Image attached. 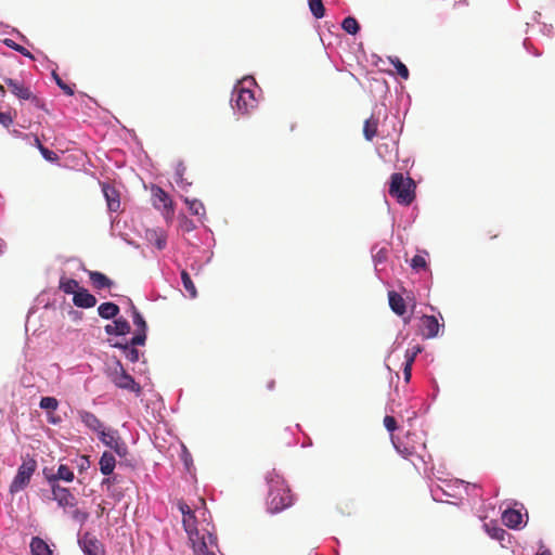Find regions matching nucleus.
I'll return each mask as SVG.
<instances>
[{
    "label": "nucleus",
    "instance_id": "6e6552de",
    "mask_svg": "<svg viewBox=\"0 0 555 555\" xmlns=\"http://www.w3.org/2000/svg\"><path fill=\"white\" fill-rule=\"evenodd\" d=\"M96 434L100 441L113 449L119 456L127 454V447L121 441L116 430L106 429L105 426H103Z\"/></svg>",
    "mask_w": 555,
    "mask_h": 555
},
{
    "label": "nucleus",
    "instance_id": "a878e982",
    "mask_svg": "<svg viewBox=\"0 0 555 555\" xmlns=\"http://www.w3.org/2000/svg\"><path fill=\"white\" fill-rule=\"evenodd\" d=\"M182 525L189 539L195 538L197 534H199V531L196 527V517L194 513L186 517H182Z\"/></svg>",
    "mask_w": 555,
    "mask_h": 555
},
{
    "label": "nucleus",
    "instance_id": "473e14b6",
    "mask_svg": "<svg viewBox=\"0 0 555 555\" xmlns=\"http://www.w3.org/2000/svg\"><path fill=\"white\" fill-rule=\"evenodd\" d=\"M185 204L189 207V210L192 215L203 217L205 215V207L202 202L198 199H189L185 198Z\"/></svg>",
    "mask_w": 555,
    "mask_h": 555
},
{
    "label": "nucleus",
    "instance_id": "c85d7f7f",
    "mask_svg": "<svg viewBox=\"0 0 555 555\" xmlns=\"http://www.w3.org/2000/svg\"><path fill=\"white\" fill-rule=\"evenodd\" d=\"M483 527L492 539L499 541H502L504 539L506 531L503 528L499 527L495 522H487L483 525Z\"/></svg>",
    "mask_w": 555,
    "mask_h": 555
},
{
    "label": "nucleus",
    "instance_id": "9d476101",
    "mask_svg": "<svg viewBox=\"0 0 555 555\" xmlns=\"http://www.w3.org/2000/svg\"><path fill=\"white\" fill-rule=\"evenodd\" d=\"M51 492L52 499L57 502L60 507L73 508L77 505V499L67 488H63L59 483H52Z\"/></svg>",
    "mask_w": 555,
    "mask_h": 555
},
{
    "label": "nucleus",
    "instance_id": "423d86ee",
    "mask_svg": "<svg viewBox=\"0 0 555 555\" xmlns=\"http://www.w3.org/2000/svg\"><path fill=\"white\" fill-rule=\"evenodd\" d=\"M232 101H235L236 107L242 114H247L257 106L254 92L241 83L234 88Z\"/></svg>",
    "mask_w": 555,
    "mask_h": 555
},
{
    "label": "nucleus",
    "instance_id": "f03ea898",
    "mask_svg": "<svg viewBox=\"0 0 555 555\" xmlns=\"http://www.w3.org/2000/svg\"><path fill=\"white\" fill-rule=\"evenodd\" d=\"M291 490L282 481H273L268 494V508L271 513H278L292 505Z\"/></svg>",
    "mask_w": 555,
    "mask_h": 555
},
{
    "label": "nucleus",
    "instance_id": "09e8293b",
    "mask_svg": "<svg viewBox=\"0 0 555 555\" xmlns=\"http://www.w3.org/2000/svg\"><path fill=\"white\" fill-rule=\"evenodd\" d=\"M179 511L181 512L183 517H186L189 515H192L194 512L191 509V507L185 502H179L178 503Z\"/></svg>",
    "mask_w": 555,
    "mask_h": 555
},
{
    "label": "nucleus",
    "instance_id": "c9c22d12",
    "mask_svg": "<svg viewBox=\"0 0 555 555\" xmlns=\"http://www.w3.org/2000/svg\"><path fill=\"white\" fill-rule=\"evenodd\" d=\"M39 406L48 412H54L59 406V401L54 397H42Z\"/></svg>",
    "mask_w": 555,
    "mask_h": 555
},
{
    "label": "nucleus",
    "instance_id": "de8ad7c7",
    "mask_svg": "<svg viewBox=\"0 0 555 555\" xmlns=\"http://www.w3.org/2000/svg\"><path fill=\"white\" fill-rule=\"evenodd\" d=\"M54 78H55V81L57 83V86L67 94V95H73L74 94V90L73 88H70L69 86H67L65 82H63V80L54 74Z\"/></svg>",
    "mask_w": 555,
    "mask_h": 555
},
{
    "label": "nucleus",
    "instance_id": "f704fd0d",
    "mask_svg": "<svg viewBox=\"0 0 555 555\" xmlns=\"http://www.w3.org/2000/svg\"><path fill=\"white\" fill-rule=\"evenodd\" d=\"M341 27L346 33L350 35H356L360 30V25L358 21L352 16L344 18Z\"/></svg>",
    "mask_w": 555,
    "mask_h": 555
},
{
    "label": "nucleus",
    "instance_id": "603ef678",
    "mask_svg": "<svg viewBox=\"0 0 555 555\" xmlns=\"http://www.w3.org/2000/svg\"><path fill=\"white\" fill-rule=\"evenodd\" d=\"M34 144L40 151V145H42V143L37 135L34 137Z\"/></svg>",
    "mask_w": 555,
    "mask_h": 555
},
{
    "label": "nucleus",
    "instance_id": "5701e85b",
    "mask_svg": "<svg viewBox=\"0 0 555 555\" xmlns=\"http://www.w3.org/2000/svg\"><path fill=\"white\" fill-rule=\"evenodd\" d=\"M89 279L96 289L109 288L113 285L112 280L99 271H90Z\"/></svg>",
    "mask_w": 555,
    "mask_h": 555
},
{
    "label": "nucleus",
    "instance_id": "9b49d317",
    "mask_svg": "<svg viewBox=\"0 0 555 555\" xmlns=\"http://www.w3.org/2000/svg\"><path fill=\"white\" fill-rule=\"evenodd\" d=\"M440 324L436 317L424 314L420 320V333L426 338H434L438 335Z\"/></svg>",
    "mask_w": 555,
    "mask_h": 555
},
{
    "label": "nucleus",
    "instance_id": "c756f323",
    "mask_svg": "<svg viewBox=\"0 0 555 555\" xmlns=\"http://www.w3.org/2000/svg\"><path fill=\"white\" fill-rule=\"evenodd\" d=\"M114 347L120 348L124 350L126 358L130 362H137L139 360V351L132 346L130 343L126 344H115Z\"/></svg>",
    "mask_w": 555,
    "mask_h": 555
},
{
    "label": "nucleus",
    "instance_id": "72a5a7b5",
    "mask_svg": "<svg viewBox=\"0 0 555 555\" xmlns=\"http://www.w3.org/2000/svg\"><path fill=\"white\" fill-rule=\"evenodd\" d=\"M308 4L315 18H322L325 15V8L322 0H308Z\"/></svg>",
    "mask_w": 555,
    "mask_h": 555
},
{
    "label": "nucleus",
    "instance_id": "f8f14e48",
    "mask_svg": "<svg viewBox=\"0 0 555 555\" xmlns=\"http://www.w3.org/2000/svg\"><path fill=\"white\" fill-rule=\"evenodd\" d=\"M133 324L137 326L138 332L131 338L130 344L132 346H142L146 340V322L141 315V313L133 307Z\"/></svg>",
    "mask_w": 555,
    "mask_h": 555
},
{
    "label": "nucleus",
    "instance_id": "20e7f679",
    "mask_svg": "<svg viewBox=\"0 0 555 555\" xmlns=\"http://www.w3.org/2000/svg\"><path fill=\"white\" fill-rule=\"evenodd\" d=\"M36 468L37 462L34 459L25 460L18 467L17 473L10 485V492L17 493L24 490L30 482Z\"/></svg>",
    "mask_w": 555,
    "mask_h": 555
},
{
    "label": "nucleus",
    "instance_id": "864d4df0",
    "mask_svg": "<svg viewBox=\"0 0 555 555\" xmlns=\"http://www.w3.org/2000/svg\"><path fill=\"white\" fill-rule=\"evenodd\" d=\"M535 555H552V553H551V551H550V550L545 548V550H543V551H541V552L537 553Z\"/></svg>",
    "mask_w": 555,
    "mask_h": 555
},
{
    "label": "nucleus",
    "instance_id": "39448f33",
    "mask_svg": "<svg viewBox=\"0 0 555 555\" xmlns=\"http://www.w3.org/2000/svg\"><path fill=\"white\" fill-rule=\"evenodd\" d=\"M195 555H216L215 550L218 548L217 537L206 531L197 534L195 538L189 539Z\"/></svg>",
    "mask_w": 555,
    "mask_h": 555
},
{
    "label": "nucleus",
    "instance_id": "a211bd4d",
    "mask_svg": "<svg viewBox=\"0 0 555 555\" xmlns=\"http://www.w3.org/2000/svg\"><path fill=\"white\" fill-rule=\"evenodd\" d=\"M105 332L108 335H126L130 332V324L124 318L116 319L113 324L105 326Z\"/></svg>",
    "mask_w": 555,
    "mask_h": 555
},
{
    "label": "nucleus",
    "instance_id": "f3484780",
    "mask_svg": "<svg viewBox=\"0 0 555 555\" xmlns=\"http://www.w3.org/2000/svg\"><path fill=\"white\" fill-rule=\"evenodd\" d=\"M145 237L151 244L156 246L157 249L159 250L166 247L167 236L162 229L146 230Z\"/></svg>",
    "mask_w": 555,
    "mask_h": 555
},
{
    "label": "nucleus",
    "instance_id": "79ce46f5",
    "mask_svg": "<svg viewBox=\"0 0 555 555\" xmlns=\"http://www.w3.org/2000/svg\"><path fill=\"white\" fill-rule=\"evenodd\" d=\"M72 518L79 522L80 525H83L88 518H89V513L88 512H85V511H81V509H78L76 508L75 511H73L72 513Z\"/></svg>",
    "mask_w": 555,
    "mask_h": 555
},
{
    "label": "nucleus",
    "instance_id": "dca6fc26",
    "mask_svg": "<svg viewBox=\"0 0 555 555\" xmlns=\"http://www.w3.org/2000/svg\"><path fill=\"white\" fill-rule=\"evenodd\" d=\"M388 301L391 310L402 317L406 312V305L404 298L395 291L388 293Z\"/></svg>",
    "mask_w": 555,
    "mask_h": 555
},
{
    "label": "nucleus",
    "instance_id": "5fc2aeb1",
    "mask_svg": "<svg viewBox=\"0 0 555 555\" xmlns=\"http://www.w3.org/2000/svg\"><path fill=\"white\" fill-rule=\"evenodd\" d=\"M273 387H274V380L269 382L268 388L273 389Z\"/></svg>",
    "mask_w": 555,
    "mask_h": 555
},
{
    "label": "nucleus",
    "instance_id": "ea45409f",
    "mask_svg": "<svg viewBox=\"0 0 555 555\" xmlns=\"http://www.w3.org/2000/svg\"><path fill=\"white\" fill-rule=\"evenodd\" d=\"M179 228L183 232H191L196 228V225L193 222V220L189 219L186 216H180L179 217Z\"/></svg>",
    "mask_w": 555,
    "mask_h": 555
},
{
    "label": "nucleus",
    "instance_id": "4c0bfd02",
    "mask_svg": "<svg viewBox=\"0 0 555 555\" xmlns=\"http://www.w3.org/2000/svg\"><path fill=\"white\" fill-rule=\"evenodd\" d=\"M3 43H4L7 47H9V48H11V49H13V50H15V51L20 52V53H21V54H23L24 56H27V57H29V59H31V60L34 59V55H33V54H31L27 49H25L23 46H21V44L16 43V42H15V41H13L12 39L7 38V39H4V40H3Z\"/></svg>",
    "mask_w": 555,
    "mask_h": 555
},
{
    "label": "nucleus",
    "instance_id": "b1692460",
    "mask_svg": "<svg viewBox=\"0 0 555 555\" xmlns=\"http://www.w3.org/2000/svg\"><path fill=\"white\" fill-rule=\"evenodd\" d=\"M100 470L103 475H111L114 472L116 460L109 452H104L99 461Z\"/></svg>",
    "mask_w": 555,
    "mask_h": 555
},
{
    "label": "nucleus",
    "instance_id": "bb28decb",
    "mask_svg": "<svg viewBox=\"0 0 555 555\" xmlns=\"http://www.w3.org/2000/svg\"><path fill=\"white\" fill-rule=\"evenodd\" d=\"M378 119L371 117L364 121L363 135L367 141H372L377 133Z\"/></svg>",
    "mask_w": 555,
    "mask_h": 555
},
{
    "label": "nucleus",
    "instance_id": "49530a36",
    "mask_svg": "<svg viewBox=\"0 0 555 555\" xmlns=\"http://www.w3.org/2000/svg\"><path fill=\"white\" fill-rule=\"evenodd\" d=\"M13 117L10 113H4L0 111V125L5 128H9L13 124Z\"/></svg>",
    "mask_w": 555,
    "mask_h": 555
},
{
    "label": "nucleus",
    "instance_id": "2eb2a0df",
    "mask_svg": "<svg viewBox=\"0 0 555 555\" xmlns=\"http://www.w3.org/2000/svg\"><path fill=\"white\" fill-rule=\"evenodd\" d=\"M77 413L85 426L94 433H98L104 426L102 421L92 412L79 410Z\"/></svg>",
    "mask_w": 555,
    "mask_h": 555
},
{
    "label": "nucleus",
    "instance_id": "4d7b16f0",
    "mask_svg": "<svg viewBox=\"0 0 555 555\" xmlns=\"http://www.w3.org/2000/svg\"><path fill=\"white\" fill-rule=\"evenodd\" d=\"M403 321H404V323H405V324H406V323H410V321H411V318H410V317H408V318H404V319H403Z\"/></svg>",
    "mask_w": 555,
    "mask_h": 555
},
{
    "label": "nucleus",
    "instance_id": "6e6d98bb",
    "mask_svg": "<svg viewBox=\"0 0 555 555\" xmlns=\"http://www.w3.org/2000/svg\"><path fill=\"white\" fill-rule=\"evenodd\" d=\"M0 93H1V94H4V93H5V89H4V87H3L2 85H0Z\"/></svg>",
    "mask_w": 555,
    "mask_h": 555
},
{
    "label": "nucleus",
    "instance_id": "6ab92c4d",
    "mask_svg": "<svg viewBox=\"0 0 555 555\" xmlns=\"http://www.w3.org/2000/svg\"><path fill=\"white\" fill-rule=\"evenodd\" d=\"M74 473L67 465H60L57 468L56 474L51 475L48 478L49 483L52 486V483H57V480H64L67 482H70L74 480Z\"/></svg>",
    "mask_w": 555,
    "mask_h": 555
},
{
    "label": "nucleus",
    "instance_id": "cd10ccee",
    "mask_svg": "<svg viewBox=\"0 0 555 555\" xmlns=\"http://www.w3.org/2000/svg\"><path fill=\"white\" fill-rule=\"evenodd\" d=\"M78 288H81L79 286L78 281L75 279H67V278H61L60 280V289L63 291L65 294H76Z\"/></svg>",
    "mask_w": 555,
    "mask_h": 555
},
{
    "label": "nucleus",
    "instance_id": "58836bf2",
    "mask_svg": "<svg viewBox=\"0 0 555 555\" xmlns=\"http://www.w3.org/2000/svg\"><path fill=\"white\" fill-rule=\"evenodd\" d=\"M393 446L395 448L397 449V451L404 457V459H409L411 457L412 455L415 454V448L414 447H406V446H403L402 442H398L396 443L393 441Z\"/></svg>",
    "mask_w": 555,
    "mask_h": 555
},
{
    "label": "nucleus",
    "instance_id": "7c9ffc66",
    "mask_svg": "<svg viewBox=\"0 0 555 555\" xmlns=\"http://www.w3.org/2000/svg\"><path fill=\"white\" fill-rule=\"evenodd\" d=\"M390 64L396 68L397 74L404 80L409 79L410 73L408 67L397 56L388 57Z\"/></svg>",
    "mask_w": 555,
    "mask_h": 555
},
{
    "label": "nucleus",
    "instance_id": "412c9836",
    "mask_svg": "<svg viewBox=\"0 0 555 555\" xmlns=\"http://www.w3.org/2000/svg\"><path fill=\"white\" fill-rule=\"evenodd\" d=\"M30 552L33 555H53L49 544L39 537H34L30 542Z\"/></svg>",
    "mask_w": 555,
    "mask_h": 555
},
{
    "label": "nucleus",
    "instance_id": "2f4dec72",
    "mask_svg": "<svg viewBox=\"0 0 555 555\" xmlns=\"http://www.w3.org/2000/svg\"><path fill=\"white\" fill-rule=\"evenodd\" d=\"M181 280H182L183 287L189 293L190 297L195 298L197 296L196 287L190 276V274L185 270H182V272H181Z\"/></svg>",
    "mask_w": 555,
    "mask_h": 555
},
{
    "label": "nucleus",
    "instance_id": "aec40b11",
    "mask_svg": "<svg viewBox=\"0 0 555 555\" xmlns=\"http://www.w3.org/2000/svg\"><path fill=\"white\" fill-rule=\"evenodd\" d=\"M154 197H155V206L156 207H159V205H163V207L167 214H173L172 201L170 199L169 195L163 189L157 188L154 191Z\"/></svg>",
    "mask_w": 555,
    "mask_h": 555
},
{
    "label": "nucleus",
    "instance_id": "ddd939ff",
    "mask_svg": "<svg viewBox=\"0 0 555 555\" xmlns=\"http://www.w3.org/2000/svg\"><path fill=\"white\" fill-rule=\"evenodd\" d=\"M73 304L78 308L89 309L96 305V298L88 289L81 287L74 294Z\"/></svg>",
    "mask_w": 555,
    "mask_h": 555
},
{
    "label": "nucleus",
    "instance_id": "0eeeda50",
    "mask_svg": "<svg viewBox=\"0 0 555 555\" xmlns=\"http://www.w3.org/2000/svg\"><path fill=\"white\" fill-rule=\"evenodd\" d=\"M112 380L118 388L132 391L137 395L141 393V386L126 372L119 362L112 374Z\"/></svg>",
    "mask_w": 555,
    "mask_h": 555
},
{
    "label": "nucleus",
    "instance_id": "e433bc0d",
    "mask_svg": "<svg viewBox=\"0 0 555 555\" xmlns=\"http://www.w3.org/2000/svg\"><path fill=\"white\" fill-rule=\"evenodd\" d=\"M186 171V167L183 163H179L176 167V182L179 185H191L192 182L188 181L186 178H184V173Z\"/></svg>",
    "mask_w": 555,
    "mask_h": 555
},
{
    "label": "nucleus",
    "instance_id": "37998d69",
    "mask_svg": "<svg viewBox=\"0 0 555 555\" xmlns=\"http://www.w3.org/2000/svg\"><path fill=\"white\" fill-rule=\"evenodd\" d=\"M41 155L43 156L44 159L49 160V162H57L59 160V156L55 152L49 150L48 147H46L44 145H40V151Z\"/></svg>",
    "mask_w": 555,
    "mask_h": 555
},
{
    "label": "nucleus",
    "instance_id": "7ed1b4c3",
    "mask_svg": "<svg viewBox=\"0 0 555 555\" xmlns=\"http://www.w3.org/2000/svg\"><path fill=\"white\" fill-rule=\"evenodd\" d=\"M5 85L9 87L11 93L22 101H29L33 105L38 108L44 107V102L41 98L36 95L30 87L26 85L23 80L13 79L9 77L3 78Z\"/></svg>",
    "mask_w": 555,
    "mask_h": 555
},
{
    "label": "nucleus",
    "instance_id": "393cba45",
    "mask_svg": "<svg viewBox=\"0 0 555 555\" xmlns=\"http://www.w3.org/2000/svg\"><path fill=\"white\" fill-rule=\"evenodd\" d=\"M99 315L103 319L116 318L119 313V307L114 302H103L98 308Z\"/></svg>",
    "mask_w": 555,
    "mask_h": 555
},
{
    "label": "nucleus",
    "instance_id": "f257e3e1",
    "mask_svg": "<svg viewBox=\"0 0 555 555\" xmlns=\"http://www.w3.org/2000/svg\"><path fill=\"white\" fill-rule=\"evenodd\" d=\"M415 182L401 172L392 173L390 177L389 195L401 205H410L415 198Z\"/></svg>",
    "mask_w": 555,
    "mask_h": 555
},
{
    "label": "nucleus",
    "instance_id": "a18cd8bd",
    "mask_svg": "<svg viewBox=\"0 0 555 555\" xmlns=\"http://www.w3.org/2000/svg\"><path fill=\"white\" fill-rule=\"evenodd\" d=\"M384 425L388 431L392 433L397 428V421L393 416L386 415L384 417Z\"/></svg>",
    "mask_w": 555,
    "mask_h": 555
},
{
    "label": "nucleus",
    "instance_id": "8fccbe9b",
    "mask_svg": "<svg viewBox=\"0 0 555 555\" xmlns=\"http://www.w3.org/2000/svg\"><path fill=\"white\" fill-rule=\"evenodd\" d=\"M412 365L413 364L404 362L403 377H404L405 383H409L411 380Z\"/></svg>",
    "mask_w": 555,
    "mask_h": 555
},
{
    "label": "nucleus",
    "instance_id": "a19ab883",
    "mask_svg": "<svg viewBox=\"0 0 555 555\" xmlns=\"http://www.w3.org/2000/svg\"><path fill=\"white\" fill-rule=\"evenodd\" d=\"M411 267L416 270H426L427 262L424 256L422 255H415L411 260Z\"/></svg>",
    "mask_w": 555,
    "mask_h": 555
},
{
    "label": "nucleus",
    "instance_id": "3c124183",
    "mask_svg": "<svg viewBox=\"0 0 555 555\" xmlns=\"http://www.w3.org/2000/svg\"><path fill=\"white\" fill-rule=\"evenodd\" d=\"M48 421L51 423V424H59L61 422V418L59 416H54V415H49L48 416Z\"/></svg>",
    "mask_w": 555,
    "mask_h": 555
},
{
    "label": "nucleus",
    "instance_id": "4be33fe9",
    "mask_svg": "<svg viewBox=\"0 0 555 555\" xmlns=\"http://www.w3.org/2000/svg\"><path fill=\"white\" fill-rule=\"evenodd\" d=\"M502 520L508 528H518L522 522V515L516 509H507L502 515Z\"/></svg>",
    "mask_w": 555,
    "mask_h": 555
},
{
    "label": "nucleus",
    "instance_id": "c03bdc74",
    "mask_svg": "<svg viewBox=\"0 0 555 555\" xmlns=\"http://www.w3.org/2000/svg\"><path fill=\"white\" fill-rule=\"evenodd\" d=\"M422 351L420 346H415L412 350H406L405 352V361L406 363L413 364L416 356Z\"/></svg>",
    "mask_w": 555,
    "mask_h": 555
},
{
    "label": "nucleus",
    "instance_id": "1a4fd4ad",
    "mask_svg": "<svg viewBox=\"0 0 555 555\" xmlns=\"http://www.w3.org/2000/svg\"><path fill=\"white\" fill-rule=\"evenodd\" d=\"M78 544L85 555H105L103 543L90 532H86L78 539Z\"/></svg>",
    "mask_w": 555,
    "mask_h": 555
},
{
    "label": "nucleus",
    "instance_id": "4468645a",
    "mask_svg": "<svg viewBox=\"0 0 555 555\" xmlns=\"http://www.w3.org/2000/svg\"><path fill=\"white\" fill-rule=\"evenodd\" d=\"M102 191L105 196L109 211H118L120 208L119 192L107 183L102 184Z\"/></svg>",
    "mask_w": 555,
    "mask_h": 555
}]
</instances>
